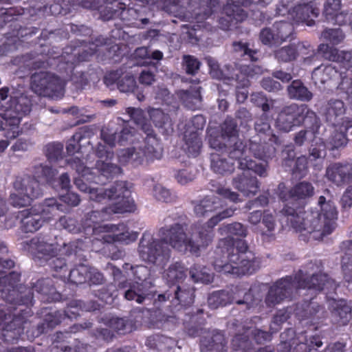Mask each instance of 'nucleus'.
Returning a JSON list of instances; mask_svg holds the SVG:
<instances>
[{
  "label": "nucleus",
  "mask_w": 352,
  "mask_h": 352,
  "mask_svg": "<svg viewBox=\"0 0 352 352\" xmlns=\"http://www.w3.org/2000/svg\"><path fill=\"white\" fill-rule=\"evenodd\" d=\"M235 210L234 208H228L218 212L206 224L195 223L189 229L186 223H175L164 226L158 230L159 239L145 232L140 241L139 255L143 261L155 263L162 258L169 257L170 249L168 246L179 252L197 254L211 243L214 227L223 219L232 217Z\"/></svg>",
  "instance_id": "1"
},
{
  "label": "nucleus",
  "mask_w": 352,
  "mask_h": 352,
  "mask_svg": "<svg viewBox=\"0 0 352 352\" xmlns=\"http://www.w3.org/2000/svg\"><path fill=\"white\" fill-rule=\"evenodd\" d=\"M318 204L320 212L296 211L291 207L285 206L280 213L296 232H304L314 240H322L335 229L337 210L334 203L330 200L327 201L323 196L319 197Z\"/></svg>",
  "instance_id": "2"
},
{
  "label": "nucleus",
  "mask_w": 352,
  "mask_h": 352,
  "mask_svg": "<svg viewBox=\"0 0 352 352\" xmlns=\"http://www.w3.org/2000/svg\"><path fill=\"white\" fill-rule=\"evenodd\" d=\"M338 284L327 274L320 273L309 276L302 270L293 277L291 276L278 280L272 285L265 296V302L268 307H274L284 300L296 298L301 289H307L314 293L327 289L335 292Z\"/></svg>",
  "instance_id": "3"
},
{
  "label": "nucleus",
  "mask_w": 352,
  "mask_h": 352,
  "mask_svg": "<svg viewBox=\"0 0 352 352\" xmlns=\"http://www.w3.org/2000/svg\"><path fill=\"white\" fill-rule=\"evenodd\" d=\"M260 263L253 252L235 253L232 240L227 238L219 241L213 262L217 271L237 276L254 273Z\"/></svg>",
  "instance_id": "4"
},
{
  "label": "nucleus",
  "mask_w": 352,
  "mask_h": 352,
  "mask_svg": "<svg viewBox=\"0 0 352 352\" xmlns=\"http://www.w3.org/2000/svg\"><path fill=\"white\" fill-rule=\"evenodd\" d=\"M218 6V0H174L167 11L182 21L199 22L210 16Z\"/></svg>",
  "instance_id": "5"
},
{
  "label": "nucleus",
  "mask_w": 352,
  "mask_h": 352,
  "mask_svg": "<svg viewBox=\"0 0 352 352\" xmlns=\"http://www.w3.org/2000/svg\"><path fill=\"white\" fill-rule=\"evenodd\" d=\"M19 280L20 274L16 272L0 277V284L3 285L0 290L1 297L10 305L8 308L12 311L17 306L31 304L33 298L32 289L21 284L18 285Z\"/></svg>",
  "instance_id": "6"
},
{
  "label": "nucleus",
  "mask_w": 352,
  "mask_h": 352,
  "mask_svg": "<svg viewBox=\"0 0 352 352\" xmlns=\"http://www.w3.org/2000/svg\"><path fill=\"white\" fill-rule=\"evenodd\" d=\"M223 149L218 151L224 153L231 160H237L238 168L240 170H252L255 174L261 177L268 175L269 166L267 163H257L247 156L246 146L239 137L227 138L222 142Z\"/></svg>",
  "instance_id": "7"
},
{
  "label": "nucleus",
  "mask_w": 352,
  "mask_h": 352,
  "mask_svg": "<svg viewBox=\"0 0 352 352\" xmlns=\"http://www.w3.org/2000/svg\"><path fill=\"white\" fill-rule=\"evenodd\" d=\"M129 191L127 183L124 181L116 182L108 189L100 188L90 190V199L96 202H102L105 200L119 199L115 204L102 209V212L107 214L124 213L131 212L132 206L130 205L128 196Z\"/></svg>",
  "instance_id": "8"
},
{
  "label": "nucleus",
  "mask_w": 352,
  "mask_h": 352,
  "mask_svg": "<svg viewBox=\"0 0 352 352\" xmlns=\"http://www.w3.org/2000/svg\"><path fill=\"white\" fill-rule=\"evenodd\" d=\"M12 186L14 191L10 194L9 200L15 208L26 207L32 200L42 195L39 182L34 176L29 175L16 177Z\"/></svg>",
  "instance_id": "9"
},
{
  "label": "nucleus",
  "mask_w": 352,
  "mask_h": 352,
  "mask_svg": "<svg viewBox=\"0 0 352 352\" xmlns=\"http://www.w3.org/2000/svg\"><path fill=\"white\" fill-rule=\"evenodd\" d=\"M31 89L36 94L45 97H54L62 94L63 81L53 74L40 72L31 76Z\"/></svg>",
  "instance_id": "10"
},
{
  "label": "nucleus",
  "mask_w": 352,
  "mask_h": 352,
  "mask_svg": "<svg viewBox=\"0 0 352 352\" xmlns=\"http://www.w3.org/2000/svg\"><path fill=\"white\" fill-rule=\"evenodd\" d=\"M95 153L99 160L95 164V170L98 171V176L94 182L96 184H105L110 178L120 173L121 168L109 162L113 157V152L111 149H107L104 144L98 143Z\"/></svg>",
  "instance_id": "11"
},
{
  "label": "nucleus",
  "mask_w": 352,
  "mask_h": 352,
  "mask_svg": "<svg viewBox=\"0 0 352 352\" xmlns=\"http://www.w3.org/2000/svg\"><path fill=\"white\" fill-rule=\"evenodd\" d=\"M316 116L312 111L307 109L305 104L292 103L282 108L276 118L277 127L285 132H288L296 125H299L304 120L305 113Z\"/></svg>",
  "instance_id": "12"
},
{
  "label": "nucleus",
  "mask_w": 352,
  "mask_h": 352,
  "mask_svg": "<svg viewBox=\"0 0 352 352\" xmlns=\"http://www.w3.org/2000/svg\"><path fill=\"white\" fill-rule=\"evenodd\" d=\"M21 245L23 250L28 252L35 260L47 261L58 253L57 244L51 242L47 236H36Z\"/></svg>",
  "instance_id": "13"
},
{
  "label": "nucleus",
  "mask_w": 352,
  "mask_h": 352,
  "mask_svg": "<svg viewBox=\"0 0 352 352\" xmlns=\"http://www.w3.org/2000/svg\"><path fill=\"white\" fill-rule=\"evenodd\" d=\"M31 111V101L30 98L23 94L12 97L5 112L1 114V117L5 120L6 124L10 126H18L21 118L29 113Z\"/></svg>",
  "instance_id": "14"
},
{
  "label": "nucleus",
  "mask_w": 352,
  "mask_h": 352,
  "mask_svg": "<svg viewBox=\"0 0 352 352\" xmlns=\"http://www.w3.org/2000/svg\"><path fill=\"white\" fill-rule=\"evenodd\" d=\"M208 133L210 146L216 151H221L222 142H226L227 138L238 137L237 124L232 118H228L221 125V135L214 129H210Z\"/></svg>",
  "instance_id": "15"
},
{
  "label": "nucleus",
  "mask_w": 352,
  "mask_h": 352,
  "mask_svg": "<svg viewBox=\"0 0 352 352\" xmlns=\"http://www.w3.org/2000/svg\"><path fill=\"white\" fill-rule=\"evenodd\" d=\"M326 177L337 186L351 182L352 162H336L329 164L326 169Z\"/></svg>",
  "instance_id": "16"
},
{
  "label": "nucleus",
  "mask_w": 352,
  "mask_h": 352,
  "mask_svg": "<svg viewBox=\"0 0 352 352\" xmlns=\"http://www.w3.org/2000/svg\"><path fill=\"white\" fill-rule=\"evenodd\" d=\"M241 174L237 175L232 179V185L243 195L249 197L256 194L259 190L257 178L250 175L252 170H242Z\"/></svg>",
  "instance_id": "17"
},
{
  "label": "nucleus",
  "mask_w": 352,
  "mask_h": 352,
  "mask_svg": "<svg viewBox=\"0 0 352 352\" xmlns=\"http://www.w3.org/2000/svg\"><path fill=\"white\" fill-rule=\"evenodd\" d=\"M25 321L21 317L14 315L12 320L3 326L0 340L7 344H14L23 333Z\"/></svg>",
  "instance_id": "18"
},
{
  "label": "nucleus",
  "mask_w": 352,
  "mask_h": 352,
  "mask_svg": "<svg viewBox=\"0 0 352 352\" xmlns=\"http://www.w3.org/2000/svg\"><path fill=\"white\" fill-rule=\"evenodd\" d=\"M224 16L219 17V26L223 30H228L239 21L246 18V13L243 8L232 3H226L223 8Z\"/></svg>",
  "instance_id": "19"
},
{
  "label": "nucleus",
  "mask_w": 352,
  "mask_h": 352,
  "mask_svg": "<svg viewBox=\"0 0 352 352\" xmlns=\"http://www.w3.org/2000/svg\"><path fill=\"white\" fill-rule=\"evenodd\" d=\"M67 316H69L66 311L56 310L47 313L44 316L42 322L36 327L33 336L38 337L43 333L52 331Z\"/></svg>",
  "instance_id": "20"
},
{
  "label": "nucleus",
  "mask_w": 352,
  "mask_h": 352,
  "mask_svg": "<svg viewBox=\"0 0 352 352\" xmlns=\"http://www.w3.org/2000/svg\"><path fill=\"white\" fill-rule=\"evenodd\" d=\"M227 343L222 333L214 331L201 340V352H227Z\"/></svg>",
  "instance_id": "21"
},
{
  "label": "nucleus",
  "mask_w": 352,
  "mask_h": 352,
  "mask_svg": "<svg viewBox=\"0 0 352 352\" xmlns=\"http://www.w3.org/2000/svg\"><path fill=\"white\" fill-rule=\"evenodd\" d=\"M306 46L302 43L290 44L280 47L274 51V57L281 63H289L295 60L300 54H305Z\"/></svg>",
  "instance_id": "22"
},
{
  "label": "nucleus",
  "mask_w": 352,
  "mask_h": 352,
  "mask_svg": "<svg viewBox=\"0 0 352 352\" xmlns=\"http://www.w3.org/2000/svg\"><path fill=\"white\" fill-rule=\"evenodd\" d=\"M331 316L335 322L346 325L351 318V307L344 300H333L331 304Z\"/></svg>",
  "instance_id": "23"
},
{
  "label": "nucleus",
  "mask_w": 352,
  "mask_h": 352,
  "mask_svg": "<svg viewBox=\"0 0 352 352\" xmlns=\"http://www.w3.org/2000/svg\"><path fill=\"white\" fill-rule=\"evenodd\" d=\"M254 129L257 135L263 142L268 141L275 145L280 144L278 138L273 133V130L265 114H263L255 122Z\"/></svg>",
  "instance_id": "24"
},
{
  "label": "nucleus",
  "mask_w": 352,
  "mask_h": 352,
  "mask_svg": "<svg viewBox=\"0 0 352 352\" xmlns=\"http://www.w3.org/2000/svg\"><path fill=\"white\" fill-rule=\"evenodd\" d=\"M162 147L153 132L146 134L142 155L147 160H160L162 157Z\"/></svg>",
  "instance_id": "25"
},
{
  "label": "nucleus",
  "mask_w": 352,
  "mask_h": 352,
  "mask_svg": "<svg viewBox=\"0 0 352 352\" xmlns=\"http://www.w3.org/2000/svg\"><path fill=\"white\" fill-rule=\"evenodd\" d=\"M274 145V143L268 141L259 143L251 140L249 144V151L256 158L267 160L275 155L276 148Z\"/></svg>",
  "instance_id": "26"
},
{
  "label": "nucleus",
  "mask_w": 352,
  "mask_h": 352,
  "mask_svg": "<svg viewBox=\"0 0 352 352\" xmlns=\"http://www.w3.org/2000/svg\"><path fill=\"white\" fill-rule=\"evenodd\" d=\"M296 17L300 21L305 22L308 26L314 25V18H317L320 13L318 8L313 3H304L296 6L294 8Z\"/></svg>",
  "instance_id": "27"
},
{
  "label": "nucleus",
  "mask_w": 352,
  "mask_h": 352,
  "mask_svg": "<svg viewBox=\"0 0 352 352\" xmlns=\"http://www.w3.org/2000/svg\"><path fill=\"white\" fill-rule=\"evenodd\" d=\"M124 298L128 300H135L139 304H142L151 300V294L142 283L136 282L130 285L129 288L124 292Z\"/></svg>",
  "instance_id": "28"
},
{
  "label": "nucleus",
  "mask_w": 352,
  "mask_h": 352,
  "mask_svg": "<svg viewBox=\"0 0 352 352\" xmlns=\"http://www.w3.org/2000/svg\"><path fill=\"white\" fill-rule=\"evenodd\" d=\"M32 289L43 296L42 300L43 301L52 302L60 298V294L56 291L50 279L38 280L34 285Z\"/></svg>",
  "instance_id": "29"
},
{
  "label": "nucleus",
  "mask_w": 352,
  "mask_h": 352,
  "mask_svg": "<svg viewBox=\"0 0 352 352\" xmlns=\"http://www.w3.org/2000/svg\"><path fill=\"white\" fill-rule=\"evenodd\" d=\"M194 212L197 216L203 217L208 212H216L221 208L219 199L206 196L199 201L194 202Z\"/></svg>",
  "instance_id": "30"
},
{
  "label": "nucleus",
  "mask_w": 352,
  "mask_h": 352,
  "mask_svg": "<svg viewBox=\"0 0 352 352\" xmlns=\"http://www.w3.org/2000/svg\"><path fill=\"white\" fill-rule=\"evenodd\" d=\"M344 112L345 107L344 102L340 100L331 99L328 102L326 106L324 115L328 122L332 125H336L339 118L341 117Z\"/></svg>",
  "instance_id": "31"
},
{
  "label": "nucleus",
  "mask_w": 352,
  "mask_h": 352,
  "mask_svg": "<svg viewBox=\"0 0 352 352\" xmlns=\"http://www.w3.org/2000/svg\"><path fill=\"white\" fill-rule=\"evenodd\" d=\"M226 156L224 153L219 151L211 154V168L215 173L224 175L234 170L233 162L228 161Z\"/></svg>",
  "instance_id": "32"
},
{
  "label": "nucleus",
  "mask_w": 352,
  "mask_h": 352,
  "mask_svg": "<svg viewBox=\"0 0 352 352\" xmlns=\"http://www.w3.org/2000/svg\"><path fill=\"white\" fill-rule=\"evenodd\" d=\"M287 93L290 98L309 102L313 98V94L300 80H294L287 87Z\"/></svg>",
  "instance_id": "33"
},
{
  "label": "nucleus",
  "mask_w": 352,
  "mask_h": 352,
  "mask_svg": "<svg viewBox=\"0 0 352 352\" xmlns=\"http://www.w3.org/2000/svg\"><path fill=\"white\" fill-rule=\"evenodd\" d=\"M322 309L318 303L311 299L310 301L304 300L298 303L294 312L299 320H305L314 316Z\"/></svg>",
  "instance_id": "34"
},
{
  "label": "nucleus",
  "mask_w": 352,
  "mask_h": 352,
  "mask_svg": "<svg viewBox=\"0 0 352 352\" xmlns=\"http://www.w3.org/2000/svg\"><path fill=\"white\" fill-rule=\"evenodd\" d=\"M201 87H195L189 90H181L178 94L186 107L195 109L199 107L201 101Z\"/></svg>",
  "instance_id": "35"
},
{
  "label": "nucleus",
  "mask_w": 352,
  "mask_h": 352,
  "mask_svg": "<svg viewBox=\"0 0 352 352\" xmlns=\"http://www.w3.org/2000/svg\"><path fill=\"white\" fill-rule=\"evenodd\" d=\"M232 292L234 295L232 296V300L238 305H245L247 309H250L256 303V300L252 289H246L236 287Z\"/></svg>",
  "instance_id": "36"
},
{
  "label": "nucleus",
  "mask_w": 352,
  "mask_h": 352,
  "mask_svg": "<svg viewBox=\"0 0 352 352\" xmlns=\"http://www.w3.org/2000/svg\"><path fill=\"white\" fill-rule=\"evenodd\" d=\"M118 158L122 165L131 164L133 166H138L143 162L142 153L133 147L120 150L118 153Z\"/></svg>",
  "instance_id": "37"
},
{
  "label": "nucleus",
  "mask_w": 352,
  "mask_h": 352,
  "mask_svg": "<svg viewBox=\"0 0 352 352\" xmlns=\"http://www.w3.org/2000/svg\"><path fill=\"white\" fill-rule=\"evenodd\" d=\"M186 277V269L180 262L170 264L164 272V278L170 283H179Z\"/></svg>",
  "instance_id": "38"
},
{
  "label": "nucleus",
  "mask_w": 352,
  "mask_h": 352,
  "mask_svg": "<svg viewBox=\"0 0 352 352\" xmlns=\"http://www.w3.org/2000/svg\"><path fill=\"white\" fill-rule=\"evenodd\" d=\"M185 148L184 149L189 155L197 156L199 153L201 141L199 133L191 131H186L184 133Z\"/></svg>",
  "instance_id": "39"
},
{
  "label": "nucleus",
  "mask_w": 352,
  "mask_h": 352,
  "mask_svg": "<svg viewBox=\"0 0 352 352\" xmlns=\"http://www.w3.org/2000/svg\"><path fill=\"white\" fill-rule=\"evenodd\" d=\"M149 116L155 126L162 129L163 133L168 132L169 129H171L172 124L170 118L169 116L165 113L162 109H151L149 111Z\"/></svg>",
  "instance_id": "40"
},
{
  "label": "nucleus",
  "mask_w": 352,
  "mask_h": 352,
  "mask_svg": "<svg viewBox=\"0 0 352 352\" xmlns=\"http://www.w3.org/2000/svg\"><path fill=\"white\" fill-rule=\"evenodd\" d=\"M146 344L149 348L156 349L160 352H166L173 346L174 341L164 336L153 335L147 338Z\"/></svg>",
  "instance_id": "41"
},
{
  "label": "nucleus",
  "mask_w": 352,
  "mask_h": 352,
  "mask_svg": "<svg viewBox=\"0 0 352 352\" xmlns=\"http://www.w3.org/2000/svg\"><path fill=\"white\" fill-rule=\"evenodd\" d=\"M127 113L130 116L131 118L140 129L146 133L150 134L153 132V129L147 121L144 111L140 109L128 107L126 109Z\"/></svg>",
  "instance_id": "42"
},
{
  "label": "nucleus",
  "mask_w": 352,
  "mask_h": 352,
  "mask_svg": "<svg viewBox=\"0 0 352 352\" xmlns=\"http://www.w3.org/2000/svg\"><path fill=\"white\" fill-rule=\"evenodd\" d=\"M195 290L193 287H187L186 285L177 286V289L174 292L173 300L177 304L183 306H188L193 303L195 298Z\"/></svg>",
  "instance_id": "43"
},
{
  "label": "nucleus",
  "mask_w": 352,
  "mask_h": 352,
  "mask_svg": "<svg viewBox=\"0 0 352 352\" xmlns=\"http://www.w3.org/2000/svg\"><path fill=\"white\" fill-rule=\"evenodd\" d=\"M218 232L221 236L245 237L248 234V230L241 223L234 222L230 224L221 225L218 228Z\"/></svg>",
  "instance_id": "44"
},
{
  "label": "nucleus",
  "mask_w": 352,
  "mask_h": 352,
  "mask_svg": "<svg viewBox=\"0 0 352 352\" xmlns=\"http://www.w3.org/2000/svg\"><path fill=\"white\" fill-rule=\"evenodd\" d=\"M273 28L275 34V43H280L286 41L294 32V27L289 22H276Z\"/></svg>",
  "instance_id": "45"
},
{
  "label": "nucleus",
  "mask_w": 352,
  "mask_h": 352,
  "mask_svg": "<svg viewBox=\"0 0 352 352\" xmlns=\"http://www.w3.org/2000/svg\"><path fill=\"white\" fill-rule=\"evenodd\" d=\"M314 188L307 182H302L294 186L289 191L290 197L296 199H304L314 195Z\"/></svg>",
  "instance_id": "46"
},
{
  "label": "nucleus",
  "mask_w": 352,
  "mask_h": 352,
  "mask_svg": "<svg viewBox=\"0 0 352 352\" xmlns=\"http://www.w3.org/2000/svg\"><path fill=\"white\" fill-rule=\"evenodd\" d=\"M337 71L331 65L326 66L322 69L321 67L316 68L312 73V80L315 85L324 84L329 80L337 76Z\"/></svg>",
  "instance_id": "47"
},
{
  "label": "nucleus",
  "mask_w": 352,
  "mask_h": 352,
  "mask_svg": "<svg viewBox=\"0 0 352 352\" xmlns=\"http://www.w3.org/2000/svg\"><path fill=\"white\" fill-rule=\"evenodd\" d=\"M43 222L44 220L38 214L28 215L21 220V228L24 232H34L43 226Z\"/></svg>",
  "instance_id": "48"
},
{
  "label": "nucleus",
  "mask_w": 352,
  "mask_h": 352,
  "mask_svg": "<svg viewBox=\"0 0 352 352\" xmlns=\"http://www.w3.org/2000/svg\"><path fill=\"white\" fill-rule=\"evenodd\" d=\"M189 274L190 279L195 283H208L212 279L206 267L198 264H195L190 268Z\"/></svg>",
  "instance_id": "49"
},
{
  "label": "nucleus",
  "mask_w": 352,
  "mask_h": 352,
  "mask_svg": "<svg viewBox=\"0 0 352 352\" xmlns=\"http://www.w3.org/2000/svg\"><path fill=\"white\" fill-rule=\"evenodd\" d=\"M89 266L80 264L73 268L69 273V279L74 284H82L87 281Z\"/></svg>",
  "instance_id": "50"
},
{
  "label": "nucleus",
  "mask_w": 352,
  "mask_h": 352,
  "mask_svg": "<svg viewBox=\"0 0 352 352\" xmlns=\"http://www.w3.org/2000/svg\"><path fill=\"white\" fill-rule=\"evenodd\" d=\"M34 177L44 179L47 182L53 181L58 174L56 169L52 168L51 166L42 164L34 166Z\"/></svg>",
  "instance_id": "51"
},
{
  "label": "nucleus",
  "mask_w": 352,
  "mask_h": 352,
  "mask_svg": "<svg viewBox=\"0 0 352 352\" xmlns=\"http://www.w3.org/2000/svg\"><path fill=\"white\" fill-rule=\"evenodd\" d=\"M208 302L212 308L215 309L219 306H224L233 301L228 292L221 290L212 294L208 297Z\"/></svg>",
  "instance_id": "52"
},
{
  "label": "nucleus",
  "mask_w": 352,
  "mask_h": 352,
  "mask_svg": "<svg viewBox=\"0 0 352 352\" xmlns=\"http://www.w3.org/2000/svg\"><path fill=\"white\" fill-rule=\"evenodd\" d=\"M327 155L324 143L320 140L315 139L309 149V159L311 161L324 160Z\"/></svg>",
  "instance_id": "53"
},
{
  "label": "nucleus",
  "mask_w": 352,
  "mask_h": 352,
  "mask_svg": "<svg viewBox=\"0 0 352 352\" xmlns=\"http://www.w3.org/2000/svg\"><path fill=\"white\" fill-rule=\"evenodd\" d=\"M233 47L236 52L239 53L240 56L245 57V59L251 61H256L258 60L256 56L257 51L250 47L249 43L241 41L234 42Z\"/></svg>",
  "instance_id": "54"
},
{
  "label": "nucleus",
  "mask_w": 352,
  "mask_h": 352,
  "mask_svg": "<svg viewBox=\"0 0 352 352\" xmlns=\"http://www.w3.org/2000/svg\"><path fill=\"white\" fill-rule=\"evenodd\" d=\"M65 206L59 204L54 198L45 199L40 205L38 211L43 214H54L56 211H64Z\"/></svg>",
  "instance_id": "55"
},
{
  "label": "nucleus",
  "mask_w": 352,
  "mask_h": 352,
  "mask_svg": "<svg viewBox=\"0 0 352 352\" xmlns=\"http://www.w3.org/2000/svg\"><path fill=\"white\" fill-rule=\"evenodd\" d=\"M67 164L72 167V168L76 170V173L82 177H87L89 175H96V170L92 172L91 170L85 166L84 163L81 161L79 157H74L67 160Z\"/></svg>",
  "instance_id": "56"
},
{
  "label": "nucleus",
  "mask_w": 352,
  "mask_h": 352,
  "mask_svg": "<svg viewBox=\"0 0 352 352\" xmlns=\"http://www.w3.org/2000/svg\"><path fill=\"white\" fill-rule=\"evenodd\" d=\"M341 0H326L322 12L326 21L332 20L334 14L341 10Z\"/></svg>",
  "instance_id": "57"
},
{
  "label": "nucleus",
  "mask_w": 352,
  "mask_h": 352,
  "mask_svg": "<svg viewBox=\"0 0 352 352\" xmlns=\"http://www.w3.org/2000/svg\"><path fill=\"white\" fill-rule=\"evenodd\" d=\"M201 63L191 55H184L182 58L183 69L188 74L195 75L199 69Z\"/></svg>",
  "instance_id": "58"
},
{
  "label": "nucleus",
  "mask_w": 352,
  "mask_h": 352,
  "mask_svg": "<svg viewBox=\"0 0 352 352\" xmlns=\"http://www.w3.org/2000/svg\"><path fill=\"white\" fill-rule=\"evenodd\" d=\"M63 144L60 142H52L46 145L45 154L52 161H56L63 157Z\"/></svg>",
  "instance_id": "59"
},
{
  "label": "nucleus",
  "mask_w": 352,
  "mask_h": 352,
  "mask_svg": "<svg viewBox=\"0 0 352 352\" xmlns=\"http://www.w3.org/2000/svg\"><path fill=\"white\" fill-rule=\"evenodd\" d=\"M321 36L333 45L340 43L344 38V34L340 28L326 29L322 32Z\"/></svg>",
  "instance_id": "60"
},
{
  "label": "nucleus",
  "mask_w": 352,
  "mask_h": 352,
  "mask_svg": "<svg viewBox=\"0 0 352 352\" xmlns=\"http://www.w3.org/2000/svg\"><path fill=\"white\" fill-rule=\"evenodd\" d=\"M329 143L332 149L344 146L347 143V138L343 130L335 129L329 138Z\"/></svg>",
  "instance_id": "61"
},
{
  "label": "nucleus",
  "mask_w": 352,
  "mask_h": 352,
  "mask_svg": "<svg viewBox=\"0 0 352 352\" xmlns=\"http://www.w3.org/2000/svg\"><path fill=\"white\" fill-rule=\"evenodd\" d=\"M318 53L322 56L329 60L338 62L340 58V51L334 47H330L327 44H320L318 47Z\"/></svg>",
  "instance_id": "62"
},
{
  "label": "nucleus",
  "mask_w": 352,
  "mask_h": 352,
  "mask_svg": "<svg viewBox=\"0 0 352 352\" xmlns=\"http://www.w3.org/2000/svg\"><path fill=\"white\" fill-rule=\"evenodd\" d=\"M248 333L245 332L243 334H236L232 341V345L234 350L249 351L250 349L251 342L248 338Z\"/></svg>",
  "instance_id": "63"
},
{
  "label": "nucleus",
  "mask_w": 352,
  "mask_h": 352,
  "mask_svg": "<svg viewBox=\"0 0 352 352\" xmlns=\"http://www.w3.org/2000/svg\"><path fill=\"white\" fill-rule=\"evenodd\" d=\"M136 87V82L132 75L126 74L118 82V89L121 92H132Z\"/></svg>",
  "instance_id": "64"
}]
</instances>
